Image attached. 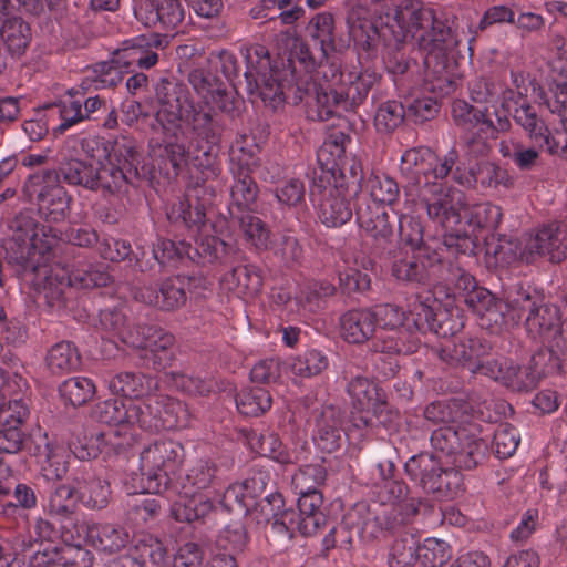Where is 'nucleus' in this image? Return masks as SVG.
Masks as SVG:
<instances>
[{"instance_id":"f257e3e1","label":"nucleus","mask_w":567,"mask_h":567,"mask_svg":"<svg viewBox=\"0 0 567 567\" xmlns=\"http://www.w3.org/2000/svg\"><path fill=\"white\" fill-rule=\"evenodd\" d=\"M195 97L185 84L162 79L155 87L158 109L155 120L162 137L148 141V155L153 167L167 179L179 176L188 179L185 195L167 212L168 220L184 227L188 241L187 259L197 264L236 261L240 250L208 234L206 210L213 204L216 189L208 182L221 174L219 144L224 125L216 109L233 113L238 100L217 78L204 70L188 75Z\"/></svg>"},{"instance_id":"f03ea898","label":"nucleus","mask_w":567,"mask_h":567,"mask_svg":"<svg viewBox=\"0 0 567 567\" xmlns=\"http://www.w3.org/2000/svg\"><path fill=\"white\" fill-rule=\"evenodd\" d=\"M348 25L358 65L341 70L327 56L318 59L313 70L307 71L297 63V71L292 72L286 59H281L282 68L279 69L266 47L254 44L241 51L249 90L256 91L264 104L274 111L286 102L302 103L308 120L323 122L333 117L337 109L347 111L367 99L380 80V73L373 66L380 54L389 73L401 74L406 70L408 61L391 49L390 35L394 34L389 16L384 21L362 9L352 10Z\"/></svg>"},{"instance_id":"7ed1b4c3","label":"nucleus","mask_w":567,"mask_h":567,"mask_svg":"<svg viewBox=\"0 0 567 567\" xmlns=\"http://www.w3.org/2000/svg\"><path fill=\"white\" fill-rule=\"evenodd\" d=\"M391 25L394 34L390 35L391 49L410 66L405 48L409 43L416 47L423 55L426 89L441 97L452 94L457 87V78L451 70L447 55L458 44L452 29L437 19L431 8L417 2L398 7Z\"/></svg>"},{"instance_id":"20e7f679","label":"nucleus","mask_w":567,"mask_h":567,"mask_svg":"<svg viewBox=\"0 0 567 567\" xmlns=\"http://www.w3.org/2000/svg\"><path fill=\"white\" fill-rule=\"evenodd\" d=\"M56 230L43 229L42 236L35 235L29 246L22 247L17 256V275L34 290V300L40 308L58 313L65 307V291L72 286L80 288L105 287L111 282L104 266H81L56 261L49 265L50 250L59 244Z\"/></svg>"},{"instance_id":"39448f33","label":"nucleus","mask_w":567,"mask_h":567,"mask_svg":"<svg viewBox=\"0 0 567 567\" xmlns=\"http://www.w3.org/2000/svg\"><path fill=\"white\" fill-rule=\"evenodd\" d=\"M533 81L523 72H511V85L498 79H477L470 86L473 102L487 104L499 114H511L536 144L545 147L550 155L567 159V117L565 131H549L544 120L537 114L535 106L530 105L527 95Z\"/></svg>"},{"instance_id":"423d86ee","label":"nucleus","mask_w":567,"mask_h":567,"mask_svg":"<svg viewBox=\"0 0 567 567\" xmlns=\"http://www.w3.org/2000/svg\"><path fill=\"white\" fill-rule=\"evenodd\" d=\"M373 494L377 501L372 506L357 504L348 514L351 526H355L364 539L381 540L389 534L400 532L411 525L419 513L420 502L409 497V487L395 476L391 461L375 466Z\"/></svg>"},{"instance_id":"0eeeda50","label":"nucleus","mask_w":567,"mask_h":567,"mask_svg":"<svg viewBox=\"0 0 567 567\" xmlns=\"http://www.w3.org/2000/svg\"><path fill=\"white\" fill-rule=\"evenodd\" d=\"M429 218L447 231L444 236L447 251L471 255L476 249L480 233L493 234L497 229L503 210L489 202L467 206L462 190L449 188L445 195L429 203Z\"/></svg>"},{"instance_id":"6e6552de","label":"nucleus","mask_w":567,"mask_h":567,"mask_svg":"<svg viewBox=\"0 0 567 567\" xmlns=\"http://www.w3.org/2000/svg\"><path fill=\"white\" fill-rule=\"evenodd\" d=\"M145 411L141 403L107 399L95 404L94 417L111 426L104 431L109 435L114 453H121L133 446L140 439V431L156 433L183 425L185 409L179 401L164 399L163 412L153 413V403H159L156 396H150Z\"/></svg>"},{"instance_id":"1a4fd4ad","label":"nucleus","mask_w":567,"mask_h":567,"mask_svg":"<svg viewBox=\"0 0 567 567\" xmlns=\"http://www.w3.org/2000/svg\"><path fill=\"white\" fill-rule=\"evenodd\" d=\"M491 414L473 411L462 414L457 424L442 425L431 434V446L460 470H473L488 456V441L482 436Z\"/></svg>"},{"instance_id":"9d476101","label":"nucleus","mask_w":567,"mask_h":567,"mask_svg":"<svg viewBox=\"0 0 567 567\" xmlns=\"http://www.w3.org/2000/svg\"><path fill=\"white\" fill-rule=\"evenodd\" d=\"M351 143L349 135L337 132L331 134L317 153L319 167L313 169L310 184V199L328 196L332 189L336 193L348 190L358 192L363 181V168L359 158L347 155V144Z\"/></svg>"},{"instance_id":"9b49d317","label":"nucleus","mask_w":567,"mask_h":567,"mask_svg":"<svg viewBox=\"0 0 567 567\" xmlns=\"http://www.w3.org/2000/svg\"><path fill=\"white\" fill-rule=\"evenodd\" d=\"M458 153L451 148L444 155H436L426 146L412 147L403 152L400 161L401 174L412 184L422 188L423 207L429 213V203L445 195L452 188L453 169Z\"/></svg>"},{"instance_id":"f8f14e48","label":"nucleus","mask_w":567,"mask_h":567,"mask_svg":"<svg viewBox=\"0 0 567 567\" xmlns=\"http://www.w3.org/2000/svg\"><path fill=\"white\" fill-rule=\"evenodd\" d=\"M220 477L215 463L198 461L192 466L181 484L178 498L172 504L171 514L177 522L203 524L212 520L217 507L212 495L217 493Z\"/></svg>"},{"instance_id":"ddd939ff","label":"nucleus","mask_w":567,"mask_h":567,"mask_svg":"<svg viewBox=\"0 0 567 567\" xmlns=\"http://www.w3.org/2000/svg\"><path fill=\"white\" fill-rule=\"evenodd\" d=\"M100 326L111 338H117L122 343L143 349L151 353L152 367L164 370L174 358L172 347L175 337L156 326H137L132 328L127 323L124 307L106 308L100 311Z\"/></svg>"},{"instance_id":"4468645a","label":"nucleus","mask_w":567,"mask_h":567,"mask_svg":"<svg viewBox=\"0 0 567 567\" xmlns=\"http://www.w3.org/2000/svg\"><path fill=\"white\" fill-rule=\"evenodd\" d=\"M508 326L518 324L525 317L527 333L536 341L559 348L561 315L556 305L545 301L537 290L519 287L508 293Z\"/></svg>"},{"instance_id":"2eb2a0df","label":"nucleus","mask_w":567,"mask_h":567,"mask_svg":"<svg viewBox=\"0 0 567 567\" xmlns=\"http://www.w3.org/2000/svg\"><path fill=\"white\" fill-rule=\"evenodd\" d=\"M184 461V447L173 440H156L140 453V484L125 482L127 494H163Z\"/></svg>"},{"instance_id":"dca6fc26","label":"nucleus","mask_w":567,"mask_h":567,"mask_svg":"<svg viewBox=\"0 0 567 567\" xmlns=\"http://www.w3.org/2000/svg\"><path fill=\"white\" fill-rule=\"evenodd\" d=\"M477 370L514 392H529L542 379L560 373L561 359L554 349L544 348L527 364H517L509 359L488 360Z\"/></svg>"},{"instance_id":"f3484780","label":"nucleus","mask_w":567,"mask_h":567,"mask_svg":"<svg viewBox=\"0 0 567 567\" xmlns=\"http://www.w3.org/2000/svg\"><path fill=\"white\" fill-rule=\"evenodd\" d=\"M452 117L463 132L462 141L466 154L474 158L486 156L492 150V141L512 127L506 114L495 111L494 122L488 107L478 109L464 100L453 102Z\"/></svg>"},{"instance_id":"a211bd4d","label":"nucleus","mask_w":567,"mask_h":567,"mask_svg":"<svg viewBox=\"0 0 567 567\" xmlns=\"http://www.w3.org/2000/svg\"><path fill=\"white\" fill-rule=\"evenodd\" d=\"M307 33L318 47L312 51L303 40L291 38L287 43V52L281 59H286L292 72L297 71V63L307 71L316 68L317 60L327 58L330 52L336 50V23L334 18L329 12L317 13L308 23Z\"/></svg>"},{"instance_id":"6ab92c4d","label":"nucleus","mask_w":567,"mask_h":567,"mask_svg":"<svg viewBox=\"0 0 567 567\" xmlns=\"http://www.w3.org/2000/svg\"><path fill=\"white\" fill-rule=\"evenodd\" d=\"M229 157V171L234 182L227 209L229 217H238L244 213L255 212L257 207L259 187L251 176L257 157L252 147L247 148L239 141L231 146Z\"/></svg>"},{"instance_id":"aec40b11","label":"nucleus","mask_w":567,"mask_h":567,"mask_svg":"<svg viewBox=\"0 0 567 567\" xmlns=\"http://www.w3.org/2000/svg\"><path fill=\"white\" fill-rule=\"evenodd\" d=\"M346 392L352 406L351 424L358 430L372 426L373 419L381 417L389 409L385 392L369 377L351 378L346 385Z\"/></svg>"},{"instance_id":"412c9836","label":"nucleus","mask_w":567,"mask_h":567,"mask_svg":"<svg viewBox=\"0 0 567 567\" xmlns=\"http://www.w3.org/2000/svg\"><path fill=\"white\" fill-rule=\"evenodd\" d=\"M404 470L409 478L425 492L442 496L452 494L461 480L456 470L445 466L435 454L427 452L411 456Z\"/></svg>"},{"instance_id":"4be33fe9","label":"nucleus","mask_w":567,"mask_h":567,"mask_svg":"<svg viewBox=\"0 0 567 567\" xmlns=\"http://www.w3.org/2000/svg\"><path fill=\"white\" fill-rule=\"evenodd\" d=\"M25 189L35 198L40 216L48 223H58L65 218L69 198L59 175L54 169H43L29 176Z\"/></svg>"},{"instance_id":"5701e85b","label":"nucleus","mask_w":567,"mask_h":567,"mask_svg":"<svg viewBox=\"0 0 567 567\" xmlns=\"http://www.w3.org/2000/svg\"><path fill=\"white\" fill-rule=\"evenodd\" d=\"M412 313L416 331H431L440 338L453 337L464 327L462 319H454L447 305L443 306L430 291L415 297Z\"/></svg>"},{"instance_id":"b1692460","label":"nucleus","mask_w":567,"mask_h":567,"mask_svg":"<svg viewBox=\"0 0 567 567\" xmlns=\"http://www.w3.org/2000/svg\"><path fill=\"white\" fill-rule=\"evenodd\" d=\"M59 179L62 177L65 183L74 186H82L90 190H101L104 195L117 193V184L123 181L121 174L115 173L110 181L109 175L104 174L102 164L95 165L92 162L80 158H70L61 164Z\"/></svg>"},{"instance_id":"393cba45","label":"nucleus","mask_w":567,"mask_h":567,"mask_svg":"<svg viewBox=\"0 0 567 567\" xmlns=\"http://www.w3.org/2000/svg\"><path fill=\"white\" fill-rule=\"evenodd\" d=\"M106 384L112 394L130 399L128 402L141 403L146 410L150 396H156L159 403H153V413L157 409L163 412V401H177L176 399L157 392L158 382L156 379L140 372H120L106 380Z\"/></svg>"},{"instance_id":"a878e982","label":"nucleus","mask_w":567,"mask_h":567,"mask_svg":"<svg viewBox=\"0 0 567 567\" xmlns=\"http://www.w3.org/2000/svg\"><path fill=\"white\" fill-rule=\"evenodd\" d=\"M190 281L186 276H172L159 284L138 287L134 290L135 300L161 311L173 312L186 305V288Z\"/></svg>"},{"instance_id":"bb28decb","label":"nucleus","mask_w":567,"mask_h":567,"mask_svg":"<svg viewBox=\"0 0 567 567\" xmlns=\"http://www.w3.org/2000/svg\"><path fill=\"white\" fill-rule=\"evenodd\" d=\"M401 249L424 255L430 265L444 264V252H449L444 240L424 238V227L420 217L406 212L396 216Z\"/></svg>"},{"instance_id":"cd10ccee","label":"nucleus","mask_w":567,"mask_h":567,"mask_svg":"<svg viewBox=\"0 0 567 567\" xmlns=\"http://www.w3.org/2000/svg\"><path fill=\"white\" fill-rule=\"evenodd\" d=\"M45 228L54 229L60 235L59 244L56 246H54V248L52 250H50L51 252H49L50 254L49 255L50 259L48 261L49 265L54 266L56 261H61L62 264L70 262L69 260L64 259L62 256L58 255V254H63L65 256H69L71 254L73 248L69 247L68 244L72 245V246L83 247V248H91L95 245L99 246V243H100V238H99L96 230L89 225H81L78 227L76 226L69 227L64 233H62L61 230H59L55 227L42 225L41 227L35 228V230L33 231V234L30 236V238L28 240L16 244L17 247L10 255V258L12 259V261L16 265V270L18 269L17 256L20 254V250L22 249V247L29 246L32 243V239L35 235L42 236L43 229H45Z\"/></svg>"},{"instance_id":"c85d7f7f","label":"nucleus","mask_w":567,"mask_h":567,"mask_svg":"<svg viewBox=\"0 0 567 567\" xmlns=\"http://www.w3.org/2000/svg\"><path fill=\"white\" fill-rule=\"evenodd\" d=\"M252 508L257 523L268 525L274 536L287 542L292 539L297 512L293 507L286 506L280 493L269 494Z\"/></svg>"},{"instance_id":"c756f323","label":"nucleus","mask_w":567,"mask_h":567,"mask_svg":"<svg viewBox=\"0 0 567 567\" xmlns=\"http://www.w3.org/2000/svg\"><path fill=\"white\" fill-rule=\"evenodd\" d=\"M470 309L480 317L482 328L494 332L508 326L509 307L508 296L506 301L498 300L484 287L477 286L463 299Z\"/></svg>"},{"instance_id":"7c9ffc66","label":"nucleus","mask_w":567,"mask_h":567,"mask_svg":"<svg viewBox=\"0 0 567 567\" xmlns=\"http://www.w3.org/2000/svg\"><path fill=\"white\" fill-rule=\"evenodd\" d=\"M534 261L538 257H548L551 262L567 258V220H554L539 226L535 234L526 236Z\"/></svg>"},{"instance_id":"2f4dec72","label":"nucleus","mask_w":567,"mask_h":567,"mask_svg":"<svg viewBox=\"0 0 567 567\" xmlns=\"http://www.w3.org/2000/svg\"><path fill=\"white\" fill-rule=\"evenodd\" d=\"M140 152L133 138L121 136L116 138L109 152L104 166V174L109 175L110 181L113 179L115 173L121 174L123 181L117 184V193L124 186L132 183L138 176Z\"/></svg>"},{"instance_id":"473e14b6","label":"nucleus","mask_w":567,"mask_h":567,"mask_svg":"<svg viewBox=\"0 0 567 567\" xmlns=\"http://www.w3.org/2000/svg\"><path fill=\"white\" fill-rule=\"evenodd\" d=\"M164 39L157 33L142 34L123 42V47L114 54L126 73L132 68L151 69L158 62L154 49L163 48Z\"/></svg>"},{"instance_id":"72a5a7b5","label":"nucleus","mask_w":567,"mask_h":567,"mask_svg":"<svg viewBox=\"0 0 567 567\" xmlns=\"http://www.w3.org/2000/svg\"><path fill=\"white\" fill-rule=\"evenodd\" d=\"M354 215L359 229L377 245L382 246L393 237L394 224L383 205L363 198L354 203Z\"/></svg>"},{"instance_id":"f704fd0d","label":"nucleus","mask_w":567,"mask_h":567,"mask_svg":"<svg viewBox=\"0 0 567 567\" xmlns=\"http://www.w3.org/2000/svg\"><path fill=\"white\" fill-rule=\"evenodd\" d=\"M452 181L465 187L480 184L484 188H511L514 184L508 171L493 162H478L474 167L466 169L457 161Z\"/></svg>"},{"instance_id":"c9c22d12","label":"nucleus","mask_w":567,"mask_h":567,"mask_svg":"<svg viewBox=\"0 0 567 567\" xmlns=\"http://www.w3.org/2000/svg\"><path fill=\"white\" fill-rule=\"evenodd\" d=\"M491 343L480 337L457 338L441 346L440 357L450 363H461L472 372L480 373L478 365L486 364L484 357L489 353Z\"/></svg>"},{"instance_id":"e433bc0d","label":"nucleus","mask_w":567,"mask_h":567,"mask_svg":"<svg viewBox=\"0 0 567 567\" xmlns=\"http://www.w3.org/2000/svg\"><path fill=\"white\" fill-rule=\"evenodd\" d=\"M375 332V317L372 307L351 309L340 317L341 337L350 344L371 342Z\"/></svg>"},{"instance_id":"4c0bfd02","label":"nucleus","mask_w":567,"mask_h":567,"mask_svg":"<svg viewBox=\"0 0 567 567\" xmlns=\"http://www.w3.org/2000/svg\"><path fill=\"white\" fill-rule=\"evenodd\" d=\"M343 434L348 435L342 426L340 411L331 405L324 406L316 422L315 444L321 451L332 453L341 446Z\"/></svg>"},{"instance_id":"58836bf2","label":"nucleus","mask_w":567,"mask_h":567,"mask_svg":"<svg viewBox=\"0 0 567 567\" xmlns=\"http://www.w3.org/2000/svg\"><path fill=\"white\" fill-rule=\"evenodd\" d=\"M81 530L85 533L87 545L109 554L120 551L131 542L124 527L112 524L85 523L81 524Z\"/></svg>"},{"instance_id":"ea45409f","label":"nucleus","mask_w":567,"mask_h":567,"mask_svg":"<svg viewBox=\"0 0 567 567\" xmlns=\"http://www.w3.org/2000/svg\"><path fill=\"white\" fill-rule=\"evenodd\" d=\"M332 189L328 196L319 197L318 200L312 202L318 207V217L320 221L327 227L337 228L350 221L354 214V206L350 204V199L354 200V194H349L348 190L336 193Z\"/></svg>"},{"instance_id":"a19ab883","label":"nucleus","mask_w":567,"mask_h":567,"mask_svg":"<svg viewBox=\"0 0 567 567\" xmlns=\"http://www.w3.org/2000/svg\"><path fill=\"white\" fill-rule=\"evenodd\" d=\"M75 487L61 484L50 493L43 505L44 513L60 523L61 532L80 526L75 513Z\"/></svg>"},{"instance_id":"79ce46f5","label":"nucleus","mask_w":567,"mask_h":567,"mask_svg":"<svg viewBox=\"0 0 567 567\" xmlns=\"http://www.w3.org/2000/svg\"><path fill=\"white\" fill-rule=\"evenodd\" d=\"M297 494L299 498L295 532L298 530L305 536L313 535L326 523V516L321 511L322 494L318 488Z\"/></svg>"},{"instance_id":"37998d69","label":"nucleus","mask_w":567,"mask_h":567,"mask_svg":"<svg viewBox=\"0 0 567 567\" xmlns=\"http://www.w3.org/2000/svg\"><path fill=\"white\" fill-rule=\"evenodd\" d=\"M421 344L419 332L405 330H379L370 342L374 352L392 355L410 354L417 351Z\"/></svg>"},{"instance_id":"c03bdc74","label":"nucleus","mask_w":567,"mask_h":567,"mask_svg":"<svg viewBox=\"0 0 567 567\" xmlns=\"http://www.w3.org/2000/svg\"><path fill=\"white\" fill-rule=\"evenodd\" d=\"M352 194H354V203L364 198L385 207L396 202L400 188L396 181L386 174L371 173L368 178L363 177L360 189Z\"/></svg>"},{"instance_id":"a18cd8bd","label":"nucleus","mask_w":567,"mask_h":567,"mask_svg":"<svg viewBox=\"0 0 567 567\" xmlns=\"http://www.w3.org/2000/svg\"><path fill=\"white\" fill-rule=\"evenodd\" d=\"M48 115L54 122L53 135H62L73 126L84 122L82 113V97L79 91H69L68 96L60 100L59 103L49 105Z\"/></svg>"},{"instance_id":"49530a36","label":"nucleus","mask_w":567,"mask_h":567,"mask_svg":"<svg viewBox=\"0 0 567 567\" xmlns=\"http://www.w3.org/2000/svg\"><path fill=\"white\" fill-rule=\"evenodd\" d=\"M125 74H127L126 71L113 54L111 60L97 62L87 68L80 87L83 91L114 87L122 82Z\"/></svg>"},{"instance_id":"de8ad7c7","label":"nucleus","mask_w":567,"mask_h":567,"mask_svg":"<svg viewBox=\"0 0 567 567\" xmlns=\"http://www.w3.org/2000/svg\"><path fill=\"white\" fill-rule=\"evenodd\" d=\"M61 538L64 545L60 547V559L64 567L92 566L93 555L83 547V544H86V539L85 533L81 530V525L61 532Z\"/></svg>"},{"instance_id":"09e8293b","label":"nucleus","mask_w":567,"mask_h":567,"mask_svg":"<svg viewBox=\"0 0 567 567\" xmlns=\"http://www.w3.org/2000/svg\"><path fill=\"white\" fill-rule=\"evenodd\" d=\"M22 10V8H10L0 21V41L12 54L24 52L31 40L30 27L21 18H9L11 11Z\"/></svg>"},{"instance_id":"8fccbe9b","label":"nucleus","mask_w":567,"mask_h":567,"mask_svg":"<svg viewBox=\"0 0 567 567\" xmlns=\"http://www.w3.org/2000/svg\"><path fill=\"white\" fill-rule=\"evenodd\" d=\"M30 414L29 406L22 398H11L8 403H0V434L1 437L10 439L14 432L19 439V449L23 443L24 433L22 425Z\"/></svg>"},{"instance_id":"3c124183","label":"nucleus","mask_w":567,"mask_h":567,"mask_svg":"<svg viewBox=\"0 0 567 567\" xmlns=\"http://www.w3.org/2000/svg\"><path fill=\"white\" fill-rule=\"evenodd\" d=\"M75 482L78 498L85 507L101 509L107 505L111 489L106 481L95 477L91 472H85L82 477H76Z\"/></svg>"},{"instance_id":"603ef678","label":"nucleus","mask_w":567,"mask_h":567,"mask_svg":"<svg viewBox=\"0 0 567 567\" xmlns=\"http://www.w3.org/2000/svg\"><path fill=\"white\" fill-rule=\"evenodd\" d=\"M414 300L409 305V311L405 312L401 307L393 303L375 305L372 307L375 317V327L380 330H405L417 332L414 326V316L412 310Z\"/></svg>"},{"instance_id":"864d4df0","label":"nucleus","mask_w":567,"mask_h":567,"mask_svg":"<svg viewBox=\"0 0 567 567\" xmlns=\"http://www.w3.org/2000/svg\"><path fill=\"white\" fill-rule=\"evenodd\" d=\"M436 265H430L424 255L406 249L404 257L395 256L392 272L399 280L424 282L430 277V269Z\"/></svg>"},{"instance_id":"5fc2aeb1","label":"nucleus","mask_w":567,"mask_h":567,"mask_svg":"<svg viewBox=\"0 0 567 567\" xmlns=\"http://www.w3.org/2000/svg\"><path fill=\"white\" fill-rule=\"evenodd\" d=\"M334 292L336 287L328 280H306L299 286L295 299L305 312L315 313Z\"/></svg>"},{"instance_id":"6e6d98bb","label":"nucleus","mask_w":567,"mask_h":567,"mask_svg":"<svg viewBox=\"0 0 567 567\" xmlns=\"http://www.w3.org/2000/svg\"><path fill=\"white\" fill-rule=\"evenodd\" d=\"M231 225L238 226L244 239L256 250L271 248L270 230L254 212L244 213L243 216L229 217Z\"/></svg>"},{"instance_id":"4d7b16f0","label":"nucleus","mask_w":567,"mask_h":567,"mask_svg":"<svg viewBox=\"0 0 567 567\" xmlns=\"http://www.w3.org/2000/svg\"><path fill=\"white\" fill-rule=\"evenodd\" d=\"M409 526L398 533L389 534L384 538L396 536L389 550L388 564L390 567H412L417 561L416 539Z\"/></svg>"},{"instance_id":"13d9d810","label":"nucleus","mask_w":567,"mask_h":567,"mask_svg":"<svg viewBox=\"0 0 567 567\" xmlns=\"http://www.w3.org/2000/svg\"><path fill=\"white\" fill-rule=\"evenodd\" d=\"M530 141L536 147H527L522 142L515 138L502 140L498 145V151L504 158H509L520 171H530L539 159L540 151H545V147H540L532 138ZM548 154H550L547 151Z\"/></svg>"},{"instance_id":"bf43d9fd","label":"nucleus","mask_w":567,"mask_h":567,"mask_svg":"<svg viewBox=\"0 0 567 567\" xmlns=\"http://www.w3.org/2000/svg\"><path fill=\"white\" fill-rule=\"evenodd\" d=\"M45 362L53 374H64L80 367L81 357L73 342L61 341L50 348Z\"/></svg>"},{"instance_id":"052dcab7","label":"nucleus","mask_w":567,"mask_h":567,"mask_svg":"<svg viewBox=\"0 0 567 567\" xmlns=\"http://www.w3.org/2000/svg\"><path fill=\"white\" fill-rule=\"evenodd\" d=\"M109 435L103 431H93L90 434L78 436L69 444L72 455L81 461L97 457L101 453L114 452Z\"/></svg>"},{"instance_id":"680f3d73","label":"nucleus","mask_w":567,"mask_h":567,"mask_svg":"<svg viewBox=\"0 0 567 567\" xmlns=\"http://www.w3.org/2000/svg\"><path fill=\"white\" fill-rule=\"evenodd\" d=\"M248 442L256 453L280 464H290L296 461L295 453L287 450L275 433H252L249 435Z\"/></svg>"},{"instance_id":"e2e57ef3","label":"nucleus","mask_w":567,"mask_h":567,"mask_svg":"<svg viewBox=\"0 0 567 567\" xmlns=\"http://www.w3.org/2000/svg\"><path fill=\"white\" fill-rule=\"evenodd\" d=\"M473 411L477 410L456 401H436L425 408L424 417L434 424L453 425L460 422L462 414H472Z\"/></svg>"},{"instance_id":"0e129e2a","label":"nucleus","mask_w":567,"mask_h":567,"mask_svg":"<svg viewBox=\"0 0 567 567\" xmlns=\"http://www.w3.org/2000/svg\"><path fill=\"white\" fill-rule=\"evenodd\" d=\"M272 405V398L268 390L261 386L247 388L236 396V406L239 413L246 416H259Z\"/></svg>"},{"instance_id":"69168bd1","label":"nucleus","mask_w":567,"mask_h":567,"mask_svg":"<svg viewBox=\"0 0 567 567\" xmlns=\"http://www.w3.org/2000/svg\"><path fill=\"white\" fill-rule=\"evenodd\" d=\"M493 255L496 262L503 266H511L516 261L534 262V255H532L529 249L527 237H524L522 240L499 238Z\"/></svg>"},{"instance_id":"338daca9","label":"nucleus","mask_w":567,"mask_h":567,"mask_svg":"<svg viewBox=\"0 0 567 567\" xmlns=\"http://www.w3.org/2000/svg\"><path fill=\"white\" fill-rule=\"evenodd\" d=\"M59 393L65 403L72 406H81L93 399L96 386L89 378L73 377L60 384Z\"/></svg>"},{"instance_id":"774afa93","label":"nucleus","mask_w":567,"mask_h":567,"mask_svg":"<svg viewBox=\"0 0 567 567\" xmlns=\"http://www.w3.org/2000/svg\"><path fill=\"white\" fill-rule=\"evenodd\" d=\"M225 279L230 289L250 295L259 292L264 284L260 268L252 264L234 267Z\"/></svg>"}]
</instances>
